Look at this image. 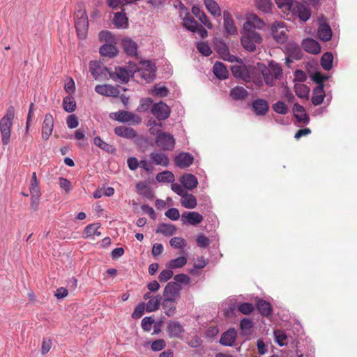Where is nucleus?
I'll return each instance as SVG.
<instances>
[{"instance_id": "59", "label": "nucleus", "mask_w": 357, "mask_h": 357, "mask_svg": "<svg viewBox=\"0 0 357 357\" xmlns=\"http://www.w3.org/2000/svg\"><path fill=\"white\" fill-rule=\"evenodd\" d=\"M198 51L205 56H208L211 54L212 50L211 47L206 42H199L197 45Z\"/></svg>"}, {"instance_id": "2", "label": "nucleus", "mask_w": 357, "mask_h": 357, "mask_svg": "<svg viewBox=\"0 0 357 357\" xmlns=\"http://www.w3.org/2000/svg\"><path fill=\"white\" fill-rule=\"evenodd\" d=\"M243 31L241 38L242 45L246 50L253 52L256 48V43H260L262 38L259 33L257 32Z\"/></svg>"}, {"instance_id": "46", "label": "nucleus", "mask_w": 357, "mask_h": 357, "mask_svg": "<svg viewBox=\"0 0 357 357\" xmlns=\"http://www.w3.org/2000/svg\"><path fill=\"white\" fill-rule=\"evenodd\" d=\"M259 65V69L261 71L264 81L268 86L274 85V80L276 79L273 75L269 72V70L264 65Z\"/></svg>"}, {"instance_id": "31", "label": "nucleus", "mask_w": 357, "mask_h": 357, "mask_svg": "<svg viewBox=\"0 0 357 357\" xmlns=\"http://www.w3.org/2000/svg\"><path fill=\"white\" fill-rule=\"evenodd\" d=\"M177 301L161 299V305L165 314L168 317H173L176 312Z\"/></svg>"}, {"instance_id": "24", "label": "nucleus", "mask_w": 357, "mask_h": 357, "mask_svg": "<svg viewBox=\"0 0 357 357\" xmlns=\"http://www.w3.org/2000/svg\"><path fill=\"white\" fill-rule=\"evenodd\" d=\"M151 162L155 165H161L162 167H167L169 164L168 156L163 153L152 152L150 154Z\"/></svg>"}, {"instance_id": "50", "label": "nucleus", "mask_w": 357, "mask_h": 357, "mask_svg": "<svg viewBox=\"0 0 357 357\" xmlns=\"http://www.w3.org/2000/svg\"><path fill=\"white\" fill-rule=\"evenodd\" d=\"M155 178L158 182L163 183H173L175 179L174 174L168 170L158 173Z\"/></svg>"}, {"instance_id": "33", "label": "nucleus", "mask_w": 357, "mask_h": 357, "mask_svg": "<svg viewBox=\"0 0 357 357\" xmlns=\"http://www.w3.org/2000/svg\"><path fill=\"white\" fill-rule=\"evenodd\" d=\"M318 37L323 41H328L332 37V31L328 24L326 23H320L318 31Z\"/></svg>"}, {"instance_id": "35", "label": "nucleus", "mask_w": 357, "mask_h": 357, "mask_svg": "<svg viewBox=\"0 0 357 357\" xmlns=\"http://www.w3.org/2000/svg\"><path fill=\"white\" fill-rule=\"evenodd\" d=\"M182 24L186 29L193 33L197 31L199 26L196 20L188 12L186 13L185 17L183 18Z\"/></svg>"}, {"instance_id": "63", "label": "nucleus", "mask_w": 357, "mask_h": 357, "mask_svg": "<svg viewBox=\"0 0 357 357\" xmlns=\"http://www.w3.org/2000/svg\"><path fill=\"white\" fill-rule=\"evenodd\" d=\"M166 347L165 341L163 339L156 340L151 343V350L153 351H159Z\"/></svg>"}, {"instance_id": "45", "label": "nucleus", "mask_w": 357, "mask_h": 357, "mask_svg": "<svg viewBox=\"0 0 357 357\" xmlns=\"http://www.w3.org/2000/svg\"><path fill=\"white\" fill-rule=\"evenodd\" d=\"M93 143L107 153H114L116 151V149L112 145L104 142L100 137H96L93 139Z\"/></svg>"}, {"instance_id": "36", "label": "nucleus", "mask_w": 357, "mask_h": 357, "mask_svg": "<svg viewBox=\"0 0 357 357\" xmlns=\"http://www.w3.org/2000/svg\"><path fill=\"white\" fill-rule=\"evenodd\" d=\"M155 232L165 236H171L176 232V227L172 224L162 223L158 225Z\"/></svg>"}, {"instance_id": "25", "label": "nucleus", "mask_w": 357, "mask_h": 357, "mask_svg": "<svg viewBox=\"0 0 357 357\" xmlns=\"http://www.w3.org/2000/svg\"><path fill=\"white\" fill-rule=\"evenodd\" d=\"M303 48L310 54H317L320 52L321 47L317 41L312 38H305L302 42Z\"/></svg>"}, {"instance_id": "11", "label": "nucleus", "mask_w": 357, "mask_h": 357, "mask_svg": "<svg viewBox=\"0 0 357 357\" xmlns=\"http://www.w3.org/2000/svg\"><path fill=\"white\" fill-rule=\"evenodd\" d=\"M294 15H297L301 20L306 22L311 16L310 10L305 5L296 1L291 11Z\"/></svg>"}, {"instance_id": "21", "label": "nucleus", "mask_w": 357, "mask_h": 357, "mask_svg": "<svg viewBox=\"0 0 357 357\" xmlns=\"http://www.w3.org/2000/svg\"><path fill=\"white\" fill-rule=\"evenodd\" d=\"M89 70L92 76L96 79H98L102 75H105L108 72L107 68L102 66L98 61H91L89 63Z\"/></svg>"}, {"instance_id": "58", "label": "nucleus", "mask_w": 357, "mask_h": 357, "mask_svg": "<svg viewBox=\"0 0 357 357\" xmlns=\"http://www.w3.org/2000/svg\"><path fill=\"white\" fill-rule=\"evenodd\" d=\"M310 89L305 84H298L295 85V93L299 98H307Z\"/></svg>"}, {"instance_id": "4", "label": "nucleus", "mask_w": 357, "mask_h": 357, "mask_svg": "<svg viewBox=\"0 0 357 357\" xmlns=\"http://www.w3.org/2000/svg\"><path fill=\"white\" fill-rule=\"evenodd\" d=\"M155 144L158 147L163 151H172L175 146V139L170 133L161 132L157 135Z\"/></svg>"}, {"instance_id": "61", "label": "nucleus", "mask_w": 357, "mask_h": 357, "mask_svg": "<svg viewBox=\"0 0 357 357\" xmlns=\"http://www.w3.org/2000/svg\"><path fill=\"white\" fill-rule=\"evenodd\" d=\"M151 104L152 100L151 98H143L140 100V104L138 106L137 111L139 112H146L149 109Z\"/></svg>"}, {"instance_id": "39", "label": "nucleus", "mask_w": 357, "mask_h": 357, "mask_svg": "<svg viewBox=\"0 0 357 357\" xmlns=\"http://www.w3.org/2000/svg\"><path fill=\"white\" fill-rule=\"evenodd\" d=\"M204 5L208 11L215 17L221 15V10L216 1L214 0H204Z\"/></svg>"}, {"instance_id": "8", "label": "nucleus", "mask_w": 357, "mask_h": 357, "mask_svg": "<svg viewBox=\"0 0 357 357\" xmlns=\"http://www.w3.org/2000/svg\"><path fill=\"white\" fill-rule=\"evenodd\" d=\"M264 26V22L255 14H251L243 24V31L255 32V29H261Z\"/></svg>"}, {"instance_id": "30", "label": "nucleus", "mask_w": 357, "mask_h": 357, "mask_svg": "<svg viewBox=\"0 0 357 357\" xmlns=\"http://www.w3.org/2000/svg\"><path fill=\"white\" fill-rule=\"evenodd\" d=\"M215 49L223 59L228 60L231 62H233L236 59V56L229 54V49L225 43L222 41L217 43L215 44Z\"/></svg>"}, {"instance_id": "17", "label": "nucleus", "mask_w": 357, "mask_h": 357, "mask_svg": "<svg viewBox=\"0 0 357 357\" xmlns=\"http://www.w3.org/2000/svg\"><path fill=\"white\" fill-rule=\"evenodd\" d=\"M223 24L225 31L229 35H236L238 33L237 28L234 24L231 13L225 10L223 12Z\"/></svg>"}, {"instance_id": "18", "label": "nucleus", "mask_w": 357, "mask_h": 357, "mask_svg": "<svg viewBox=\"0 0 357 357\" xmlns=\"http://www.w3.org/2000/svg\"><path fill=\"white\" fill-rule=\"evenodd\" d=\"M252 107L257 116H264L267 114L269 109V105L268 102L262 98H257L252 103Z\"/></svg>"}, {"instance_id": "52", "label": "nucleus", "mask_w": 357, "mask_h": 357, "mask_svg": "<svg viewBox=\"0 0 357 357\" xmlns=\"http://www.w3.org/2000/svg\"><path fill=\"white\" fill-rule=\"evenodd\" d=\"M333 61V56L331 52H326L321 59V65L324 70H329L331 69Z\"/></svg>"}, {"instance_id": "37", "label": "nucleus", "mask_w": 357, "mask_h": 357, "mask_svg": "<svg viewBox=\"0 0 357 357\" xmlns=\"http://www.w3.org/2000/svg\"><path fill=\"white\" fill-rule=\"evenodd\" d=\"M325 96L324 91V85H318L313 90V96L312 97V102L314 105L317 106L323 102Z\"/></svg>"}, {"instance_id": "47", "label": "nucleus", "mask_w": 357, "mask_h": 357, "mask_svg": "<svg viewBox=\"0 0 357 357\" xmlns=\"http://www.w3.org/2000/svg\"><path fill=\"white\" fill-rule=\"evenodd\" d=\"M114 24L117 28L125 29L128 26V18L122 12L114 15Z\"/></svg>"}, {"instance_id": "49", "label": "nucleus", "mask_w": 357, "mask_h": 357, "mask_svg": "<svg viewBox=\"0 0 357 357\" xmlns=\"http://www.w3.org/2000/svg\"><path fill=\"white\" fill-rule=\"evenodd\" d=\"M187 263V258L181 256L178 258L170 260L167 264V267L169 269L179 268L184 266Z\"/></svg>"}, {"instance_id": "40", "label": "nucleus", "mask_w": 357, "mask_h": 357, "mask_svg": "<svg viewBox=\"0 0 357 357\" xmlns=\"http://www.w3.org/2000/svg\"><path fill=\"white\" fill-rule=\"evenodd\" d=\"M213 71L214 75L221 79H225L228 77V70H227L225 65L221 62H216L213 65Z\"/></svg>"}, {"instance_id": "34", "label": "nucleus", "mask_w": 357, "mask_h": 357, "mask_svg": "<svg viewBox=\"0 0 357 357\" xmlns=\"http://www.w3.org/2000/svg\"><path fill=\"white\" fill-rule=\"evenodd\" d=\"M181 205L189 209L195 208L197 206V199L192 195L187 193L186 192L181 196Z\"/></svg>"}, {"instance_id": "54", "label": "nucleus", "mask_w": 357, "mask_h": 357, "mask_svg": "<svg viewBox=\"0 0 357 357\" xmlns=\"http://www.w3.org/2000/svg\"><path fill=\"white\" fill-rule=\"evenodd\" d=\"M267 68L269 70V72L273 75L275 79H280L282 76V69L276 62L271 61Z\"/></svg>"}, {"instance_id": "1", "label": "nucleus", "mask_w": 357, "mask_h": 357, "mask_svg": "<svg viewBox=\"0 0 357 357\" xmlns=\"http://www.w3.org/2000/svg\"><path fill=\"white\" fill-rule=\"evenodd\" d=\"M75 27L78 37L82 39L85 38L89 27V21L86 13L84 10L80 9L75 12Z\"/></svg>"}, {"instance_id": "43", "label": "nucleus", "mask_w": 357, "mask_h": 357, "mask_svg": "<svg viewBox=\"0 0 357 357\" xmlns=\"http://www.w3.org/2000/svg\"><path fill=\"white\" fill-rule=\"evenodd\" d=\"M257 307L260 314L265 317H268L272 313V307L270 303L264 300H259L257 303Z\"/></svg>"}, {"instance_id": "53", "label": "nucleus", "mask_w": 357, "mask_h": 357, "mask_svg": "<svg viewBox=\"0 0 357 357\" xmlns=\"http://www.w3.org/2000/svg\"><path fill=\"white\" fill-rule=\"evenodd\" d=\"M100 225L98 223H93L87 225L85 229L84 234L86 238L91 237L94 235L100 236L101 234L98 231Z\"/></svg>"}, {"instance_id": "6", "label": "nucleus", "mask_w": 357, "mask_h": 357, "mask_svg": "<svg viewBox=\"0 0 357 357\" xmlns=\"http://www.w3.org/2000/svg\"><path fill=\"white\" fill-rule=\"evenodd\" d=\"M287 31L283 22H276L271 26L272 36L279 43H284L287 40Z\"/></svg>"}, {"instance_id": "29", "label": "nucleus", "mask_w": 357, "mask_h": 357, "mask_svg": "<svg viewBox=\"0 0 357 357\" xmlns=\"http://www.w3.org/2000/svg\"><path fill=\"white\" fill-rule=\"evenodd\" d=\"M191 11L192 14L200 21V22L203 24L204 26L209 29L213 28V24L210 22L208 17L202 10H200L198 6H192Z\"/></svg>"}, {"instance_id": "9", "label": "nucleus", "mask_w": 357, "mask_h": 357, "mask_svg": "<svg viewBox=\"0 0 357 357\" xmlns=\"http://www.w3.org/2000/svg\"><path fill=\"white\" fill-rule=\"evenodd\" d=\"M12 126L13 121L7 120L6 119H1L0 132L2 144L3 145H7L10 142Z\"/></svg>"}, {"instance_id": "56", "label": "nucleus", "mask_w": 357, "mask_h": 357, "mask_svg": "<svg viewBox=\"0 0 357 357\" xmlns=\"http://www.w3.org/2000/svg\"><path fill=\"white\" fill-rule=\"evenodd\" d=\"M275 3L280 9L284 11H291L296 1L294 0H275Z\"/></svg>"}, {"instance_id": "19", "label": "nucleus", "mask_w": 357, "mask_h": 357, "mask_svg": "<svg viewBox=\"0 0 357 357\" xmlns=\"http://www.w3.org/2000/svg\"><path fill=\"white\" fill-rule=\"evenodd\" d=\"M237 337V331L231 328L224 332L220 339V344L226 347H232Z\"/></svg>"}, {"instance_id": "7", "label": "nucleus", "mask_w": 357, "mask_h": 357, "mask_svg": "<svg viewBox=\"0 0 357 357\" xmlns=\"http://www.w3.org/2000/svg\"><path fill=\"white\" fill-rule=\"evenodd\" d=\"M151 112L157 119L165 120L169 116L170 109L166 103L160 101L152 106Z\"/></svg>"}, {"instance_id": "60", "label": "nucleus", "mask_w": 357, "mask_h": 357, "mask_svg": "<svg viewBox=\"0 0 357 357\" xmlns=\"http://www.w3.org/2000/svg\"><path fill=\"white\" fill-rule=\"evenodd\" d=\"M145 309H146V307H145V304L144 303H141L138 304L135 307V308L132 314V317L135 319H139L144 314Z\"/></svg>"}, {"instance_id": "38", "label": "nucleus", "mask_w": 357, "mask_h": 357, "mask_svg": "<svg viewBox=\"0 0 357 357\" xmlns=\"http://www.w3.org/2000/svg\"><path fill=\"white\" fill-rule=\"evenodd\" d=\"M286 50L294 59L298 60L301 58V51L298 44L294 42L288 43L286 45Z\"/></svg>"}, {"instance_id": "15", "label": "nucleus", "mask_w": 357, "mask_h": 357, "mask_svg": "<svg viewBox=\"0 0 357 357\" xmlns=\"http://www.w3.org/2000/svg\"><path fill=\"white\" fill-rule=\"evenodd\" d=\"M95 91L98 94L108 97H117L120 93L119 90L111 84L97 85L95 87Z\"/></svg>"}, {"instance_id": "16", "label": "nucleus", "mask_w": 357, "mask_h": 357, "mask_svg": "<svg viewBox=\"0 0 357 357\" xmlns=\"http://www.w3.org/2000/svg\"><path fill=\"white\" fill-rule=\"evenodd\" d=\"M109 74L112 79L120 81L122 83L128 82L130 77V72L123 67H116L114 73L109 72Z\"/></svg>"}, {"instance_id": "48", "label": "nucleus", "mask_w": 357, "mask_h": 357, "mask_svg": "<svg viewBox=\"0 0 357 357\" xmlns=\"http://www.w3.org/2000/svg\"><path fill=\"white\" fill-rule=\"evenodd\" d=\"M161 296H160L151 298V299L148 301L146 305H145L146 310L148 312L156 311L161 304Z\"/></svg>"}, {"instance_id": "22", "label": "nucleus", "mask_w": 357, "mask_h": 357, "mask_svg": "<svg viewBox=\"0 0 357 357\" xmlns=\"http://www.w3.org/2000/svg\"><path fill=\"white\" fill-rule=\"evenodd\" d=\"M193 160V156L188 153H181L178 154L174 158L176 165L181 169H184L190 166L192 164Z\"/></svg>"}, {"instance_id": "28", "label": "nucleus", "mask_w": 357, "mask_h": 357, "mask_svg": "<svg viewBox=\"0 0 357 357\" xmlns=\"http://www.w3.org/2000/svg\"><path fill=\"white\" fill-rule=\"evenodd\" d=\"M181 183L184 188L192 190L197 186V178L191 174H185L181 178Z\"/></svg>"}, {"instance_id": "14", "label": "nucleus", "mask_w": 357, "mask_h": 357, "mask_svg": "<svg viewBox=\"0 0 357 357\" xmlns=\"http://www.w3.org/2000/svg\"><path fill=\"white\" fill-rule=\"evenodd\" d=\"M231 70L235 77L241 79L245 82L251 81L250 74L245 66L234 65L231 67Z\"/></svg>"}, {"instance_id": "51", "label": "nucleus", "mask_w": 357, "mask_h": 357, "mask_svg": "<svg viewBox=\"0 0 357 357\" xmlns=\"http://www.w3.org/2000/svg\"><path fill=\"white\" fill-rule=\"evenodd\" d=\"M63 108L67 112H73L76 108V102L71 96L65 97L63 100Z\"/></svg>"}, {"instance_id": "64", "label": "nucleus", "mask_w": 357, "mask_h": 357, "mask_svg": "<svg viewBox=\"0 0 357 357\" xmlns=\"http://www.w3.org/2000/svg\"><path fill=\"white\" fill-rule=\"evenodd\" d=\"M274 335L275 340L280 346H283L287 344L285 342L287 339V335L282 331L276 330L274 332Z\"/></svg>"}, {"instance_id": "32", "label": "nucleus", "mask_w": 357, "mask_h": 357, "mask_svg": "<svg viewBox=\"0 0 357 357\" xmlns=\"http://www.w3.org/2000/svg\"><path fill=\"white\" fill-rule=\"evenodd\" d=\"M137 192L146 197L148 199H152L154 197V193L151 188L143 182H139L136 185Z\"/></svg>"}, {"instance_id": "23", "label": "nucleus", "mask_w": 357, "mask_h": 357, "mask_svg": "<svg viewBox=\"0 0 357 357\" xmlns=\"http://www.w3.org/2000/svg\"><path fill=\"white\" fill-rule=\"evenodd\" d=\"M293 112L294 117L299 123H303L305 125L309 123L310 118L307 115L303 106L298 103H295L293 107Z\"/></svg>"}, {"instance_id": "27", "label": "nucleus", "mask_w": 357, "mask_h": 357, "mask_svg": "<svg viewBox=\"0 0 357 357\" xmlns=\"http://www.w3.org/2000/svg\"><path fill=\"white\" fill-rule=\"evenodd\" d=\"M114 133L119 137L128 139H134L137 137V132L132 128L123 126L116 127Z\"/></svg>"}, {"instance_id": "26", "label": "nucleus", "mask_w": 357, "mask_h": 357, "mask_svg": "<svg viewBox=\"0 0 357 357\" xmlns=\"http://www.w3.org/2000/svg\"><path fill=\"white\" fill-rule=\"evenodd\" d=\"M122 46L128 55L131 56L137 55V44L130 38H125L122 40Z\"/></svg>"}, {"instance_id": "42", "label": "nucleus", "mask_w": 357, "mask_h": 357, "mask_svg": "<svg viewBox=\"0 0 357 357\" xmlns=\"http://www.w3.org/2000/svg\"><path fill=\"white\" fill-rule=\"evenodd\" d=\"M231 97L235 100H245L248 96V91L242 86H236L230 91Z\"/></svg>"}, {"instance_id": "10", "label": "nucleus", "mask_w": 357, "mask_h": 357, "mask_svg": "<svg viewBox=\"0 0 357 357\" xmlns=\"http://www.w3.org/2000/svg\"><path fill=\"white\" fill-rule=\"evenodd\" d=\"M155 64L150 61H144L142 63V77L146 81L151 82L155 77Z\"/></svg>"}, {"instance_id": "41", "label": "nucleus", "mask_w": 357, "mask_h": 357, "mask_svg": "<svg viewBox=\"0 0 357 357\" xmlns=\"http://www.w3.org/2000/svg\"><path fill=\"white\" fill-rule=\"evenodd\" d=\"M100 54L103 56L109 58L115 56L118 54L116 47L112 44H105L100 47Z\"/></svg>"}, {"instance_id": "55", "label": "nucleus", "mask_w": 357, "mask_h": 357, "mask_svg": "<svg viewBox=\"0 0 357 357\" xmlns=\"http://www.w3.org/2000/svg\"><path fill=\"white\" fill-rule=\"evenodd\" d=\"M257 8L264 13H269L271 10L272 3L270 0H255Z\"/></svg>"}, {"instance_id": "57", "label": "nucleus", "mask_w": 357, "mask_h": 357, "mask_svg": "<svg viewBox=\"0 0 357 357\" xmlns=\"http://www.w3.org/2000/svg\"><path fill=\"white\" fill-rule=\"evenodd\" d=\"M273 111L279 114L284 115L288 113V107L284 102L279 100L272 105Z\"/></svg>"}, {"instance_id": "13", "label": "nucleus", "mask_w": 357, "mask_h": 357, "mask_svg": "<svg viewBox=\"0 0 357 357\" xmlns=\"http://www.w3.org/2000/svg\"><path fill=\"white\" fill-rule=\"evenodd\" d=\"M203 216L195 211H186L181 215V220L183 224L197 225L203 221Z\"/></svg>"}, {"instance_id": "44", "label": "nucleus", "mask_w": 357, "mask_h": 357, "mask_svg": "<svg viewBox=\"0 0 357 357\" xmlns=\"http://www.w3.org/2000/svg\"><path fill=\"white\" fill-rule=\"evenodd\" d=\"M253 322L250 319L243 318L240 323L241 335L248 336L252 334V328H253Z\"/></svg>"}, {"instance_id": "12", "label": "nucleus", "mask_w": 357, "mask_h": 357, "mask_svg": "<svg viewBox=\"0 0 357 357\" xmlns=\"http://www.w3.org/2000/svg\"><path fill=\"white\" fill-rule=\"evenodd\" d=\"M54 128V119L52 114H47L45 116L44 121L42 124V138L47 141L52 133Z\"/></svg>"}, {"instance_id": "62", "label": "nucleus", "mask_w": 357, "mask_h": 357, "mask_svg": "<svg viewBox=\"0 0 357 357\" xmlns=\"http://www.w3.org/2000/svg\"><path fill=\"white\" fill-rule=\"evenodd\" d=\"M170 245L174 248H183L185 246V241L181 237H174L169 241Z\"/></svg>"}, {"instance_id": "5", "label": "nucleus", "mask_w": 357, "mask_h": 357, "mask_svg": "<svg viewBox=\"0 0 357 357\" xmlns=\"http://www.w3.org/2000/svg\"><path fill=\"white\" fill-rule=\"evenodd\" d=\"M181 290L179 284L169 282L165 286L161 298L177 301L181 296Z\"/></svg>"}, {"instance_id": "3", "label": "nucleus", "mask_w": 357, "mask_h": 357, "mask_svg": "<svg viewBox=\"0 0 357 357\" xmlns=\"http://www.w3.org/2000/svg\"><path fill=\"white\" fill-rule=\"evenodd\" d=\"M110 117L114 120L121 123H131L133 125L139 124L142 122V119L138 115L132 112L120 110L116 112L110 114Z\"/></svg>"}, {"instance_id": "20", "label": "nucleus", "mask_w": 357, "mask_h": 357, "mask_svg": "<svg viewBox=\"0 0 357 357\" xmlns=\"http://www.w3.org/2000/svg\"><path fill=\"white\" fill-rule=\"evenodd\" d=\"M167 332L170 337H179L181 334L184 332L183 325L174 320H171L167 322Z\"/></svg>"}]
</instances>
